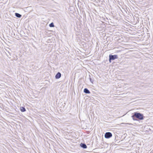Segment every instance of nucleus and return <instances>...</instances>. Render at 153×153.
Masks as SVG:
<instances>
[{
	"mask_svg": "<svg viewBox=\"0 0 153 153\" xmlns=\"http://www.w3.org/2000/svg\"><path fill=\"white\" fill-rule=\"evenodd\" d=\"M134 120H137V119L141 120L143 119V114L137 112H134L131 116Z\"/></svg>",
	"mask_w": 153,
	"mask_h": 153,
	"instance_id": "obj_1",
	"label": "nucleus"
},
{
	"mask_svg": "<svg viewBox=\"0 0 153 153\" xmlns=\"http://www.w3.org/2000/svg\"><path fill=\"white\" fill-rule=\"evenodd\" d=\"M109 61L110 62H111V60H113L115 59H117L118 58L117 56V55H110L109 56Z\"/></svg>",
	"mask_w": 153,
	"mask_h": 153,
	"instance_id": "obj_2",
	"label": "nucleus"
},
{
	"mask_svg": "<svg viewBox=\"0 0 153 153\" xmlns=\"http://www.w3.org/2000/svg\"><path fill=\"white\" fill-rule=\"evenodd\" d=\"M112 136L111 133L109 132H106L105 135V137L106 138H109Z\"/></svg>",
	"mask_w": 153,
	"mask_h": 153,
	"instance_id": "obj_3",
	"label": "nucleus"
},
{
	"mask_svg": "<svg viewBox=\"0 0 153 153\" xmlns=\"http://www.w3.org/2000/svg\"><path fill=\"white\" fill-rule=\"evenodd\" d=\"M61 74L60 73L58 72L55 76V78L56 79H59L60 77Z\"/></svg>",
	"mask_w": 153,
	"mask_h": 153,
	"instance_id": "obj_4",
	"label": "nucleus"
},
{
	"mask_svg": "<svg viewBox=\"0 0 153 153\" xmlns=\"http://www.w3.org/2000/svg\"><path fill=\"white\" fill-rule=\"evenodd\" d=\"M20 109L21 111L22 112H25L26 111L25 108L23 107H21L20 108Z\"/></svg>",
	"mask_w": 153,
	"mask_h": 153,
	"instance_id": "obj_5",
	"label": "nucleus"
},
{
	"mask_svg": "<svg viewBox=\"0 0 153 153\" xmlns=\"http://www.w3.org/2000/svg\"><path fill=\"white\" fill-rule=\"evenodd\" d=\"M84 91L86 94H89L90 93V91L87 88L84 89Z\"/></svg>",
	"mask_w": 153,
	"mask_h": 153,
	"instance_id": "obj_6",
	"label": "nucleus"
},
{
	"mask_svg": "<svg viewBox=\"0 0 153 153\" xmlns=\"http://www.w3.org/2000/svg\"><path fill=\"white\" fill-rule=\"evenodd\" d=\"M15 15L16 17L18 18H20L21 16V15L18 13H16Z\"/></svg>",
	"mask_w": 153,
	"mask_h": 153,
	"instance_id": "obj_7",
	"label": "nucleus"
},
{
	"mask_svg": "<svg viewBox=\"0 0 153 153\" xmlns=\"http://www.w3.org/2000/svg\"><path fill=\"white\" fill-rule=\"evenodd\" d=\"M49 26L50 27H53L54 26L53 23V22L51 23L49 25Z\"/></svg>",
	"mask_w": 153,
	"mask_h": 153,
	"instance_id": "obj_8",
	"label": "nucleus"
},
{
	"mask_svg": "<svg viewBox=\"0 0 153 153\" xmlns=\"http://www.w3.org/2000/svg\"><path fill=\"white\" fill-rule=\"evenodd\" d=\"M82 146L84 148H87V146L85 144H82Z\"/></svg>",
	"mask_w": 153,
	"mask_h": 153,
	"instance_id": "obj_9",
	"label": "nucleus"
}]
</instances>
